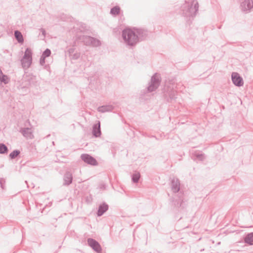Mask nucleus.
Wrapping results in <instances>:
<instances>
[{"label":"nucleus","mask_w":253,"mask_h":253,"mask_svg":"<svg viewBox=\"0 0 253 253\" xmlns=\"http://www.w3.org/2000/svg\"><path fill=\"white\" fill-rule=\"evenodd\" d=\"M197 0H185L181 5L180 13L184 17L186 23L190 25L199 10Z\"/></svg>","instance_id":"obj_1"},{"label":"nucleus","mask_w":253,"mask_h":253,"mask_svg":"<svg viewBox=\"0 0 253 253\" xmlns=\"http://www.w3.org/2000/svg\"><path fill=\"white\" fill-rule=\"evenodd\" d=\"M180 181L176 177L171 179L170 186L174 196L171 199V202L176 208H180L183 209L186 205V201L184 199L183 192L180 189Z\"/></svg>","instance_id":"obj_2"},{"label":"nucleus","mask_w":253,"mask_h":253,"mask_svg":"<svg viewBox=\"0 0 253 253\" xmlns=\"http://www.w3.org/2000/svg\"><path fill=\"white\" fill-rule=\"evenodd\" d=\"M161 77L157 73H155L151 78L148 86L141 91L140 98L141 100H147L149 98V93L155 91L159 86L161 83Z\"/></svg>","instance_id":"obj_3"},{"label":"nucleus","mask_w":253,"mask_h":253,"mask_svg":"<svg viewBox=\"0 0 253 253\" xmlns=\"http://www.w3.org/2000/svg\"><path fill=\"white\" fill-rule=\"evenodd\" d=\"M122 37L126 46L132 48L138 43L137 36L134 27L126 28L122 31Z\"/></svg>","instance_id":"obj_4"},{"label":"nucleus","mask_w":253,"mask_h":253,"mask_svg":"<svg viewBox=\"0 0 253 253\" xmlns=\"http://www.w3.org/2000/svg\"><path fill=\"white\" fill-rule=\"evenodd\" d=\"M162 93L164 99L167 102L172 103L176 102L177 92L175 89L170 88V85L165 86Z\"/></svg>","instance_id":"obj_5"},{"label":"nucleus","mask_w":253,"mask_h":253,"mask_svg":"<svg viewBox=\"0 0 253 253\" xmlns=\"http://www.w3.org/2000/svg\"><path fill=\"white\" fill-rule=\"evenodd\" d=\"M32 51L29 48H27L24 54L21 59V65L24 69L29 68L32 63Z\"/></svg>","instance_id":"obj_6"},{"label":"nucleus","mask_w":253,"mask_h":253,"mask_svg":"<svg viewBox=\"0 0 253 253\" xmlns=\"http://www.w3.org/2000/svg\"><path fill=\"white\" fill-rule=\"evenodd\" d=\"M79 40L86 45H91L92 46L97 47L101 45V42L100 40L89 36H81L79 38Z\"/></svg>","instance_id":"obj_7"},{"label":"nucleus","mask_w":253,"mask_h":253,"mask_svg":"<svg viewBox=\"0 0 253 253\" xmlns=\"http://www.w3.org/2000/svg\"><path fill=\"white\" fill-rule=\"evenodd\" d=\"M32 127L30 121L28 120L25 122L24 126L20 127L19 131L26 138L31 139L34 138Z\"/></svg>","instance_id":"obj_8"},{"label":"nucleus","mask_w":253,"mask_h":253,"mask_svg":"<svg viewBox=\"0 0 253 253\" xmlns=\"http://www.w3.org/2000/svg\"><path fill=\"white\" fill-rule=\"evenodd\" d=\"M135 32H136V35L137 36L138 43L142 41L147 40L150 36L151 33L148 30L142 29L137 28L134 27Z\"/></svg>","instance_id":"obj_9"},{"label":"nucleus","mask_w":253,"mask_h":253,"mask_svg":"<svg viewBox=\"0 0 253 253\" xmlns=\"http://www.w3.org/2000/svg\"><path fill=\"white\" fill-rule=\"evenodd\" d=\"M87 243L88 246L96 253H102V247L99 243L96 240L91 238H89L87 239Z\"/></svg>","instance_id":"obj_10"},{"label":"nucleus","mask_w":253,"mask_h":253,"mask_svg":"<svg viewBox=\"0 0 253 253\" xmlns=\"http://www.w3.org/2000/svg\"><path fill=\"white\" fill-rule=\"evenodd\" d=\"M81 159L85 163L92 166H96L98 164L97 160L92 156L88 154H82L81 155Z\"/></svg>","instance_id":"obj_11"},{"label":"nucleus","mask_w":253,"mask_h":253,"mask_svg":"<svg viewBox=\"0 0 253 253\" xmlns=\"http://www.w3.org/2000/svg\"><path fill=\"white\" fill-rule=\"evenodd\" d=\"M231 80L233 84L236 86L240 87L244 85L243 79L237 72H233L232 73Z\"/></svg>","instance_id":"obj_12"},{"label":"nucleus","mask_w":253,"mask_h":253,"mask_svg":"<svg viewBox=\"0 0 253 253\" xmlns=\"http://www.w3.org/2000/svg\"><path fill=\"white\" fill-rule=\"evenodd\" d=\"M240 7L244 12H250L253 8V0H245L241 3Z\"/></svg>","instance_id":"obj_13"},{"label":"nucleus","mask_w":253,"mask_h":253,"mask_svg":"<svg viewBox=\"0 0 253 253\" xmlns=\"http://www.w3.org/2000/svg\"><path fill=\"white\" fill-rule=\"evenodd\" d=\"M92 134L93 137L97 138L101 136L100 122L97 121L92 126Z\"/></svg>","instance_id":"obj_14"},{"label":"nucleus","mask_w":253,"mask_h":253,"mask_svg":"<svg viewBox=\"0 0 253 253\" xmlns=\"http://www.w3.org/2000/svg\"><path fill=\"white\" fill-rule=\"evenodd\" d=\"M73 175L70 171H67L63 176V186H69L73 182Z\"/></svg>","instance_id":"obj_15"},{"label":"nucleus","mask_w":253,"mask_h":253,"mask_svg":"<svg viewBox=\"0 0 253 253\" xmlns=\"http://www.w3.org/2000/svg\"><path fill=\"white\" fill-rule=\"evenodd\" d=\"M109 206L105 202L100 204L96 212V215L98 217L102 216L108 210Z\"/></svg>","instance_id":"obj_16"},{"label":"nucleus","mask_w":253,"mask_h":253,"mask_svg":"<svg viewBox=\"0 0 253 253\" xmlns=\"http://www.w3.org/2000/svg\"><path fill=\"white\" fill-rule=\"evenodd\" d=\"M51 55V50L49 48H46L42 53L40 58V64L43 66L45 63V58L48 57Z\"/></svg>","instance_id":"obj_17"},{"label":"nucleus","mask_w":253,"mask_h":253,"mask_svg":"<svg viewBox=\"0 0 253 253\" xmlns=\"http://www.w3.org/2000/svg\"><path fill=\"white\" fill-rule=\"evenodd\" d=\"M192 159L194 161H203L205 159V154L200 152H195L192 154Z\"/></svg>","instance_id":"obj_18"},{"label":"nucleus","mask_w":253,"mask_h":253,"mask_svg":"<svg viewBox=\"0 0 253 253\" xmlns=\"http://www.w3.org/2000/svg\"><path fill=\"white\" fill-rule=\"evenodd\" d=\"M244 242L249 245H253V232L246 234L244 237Z\"/></svg>","instance_id":"obj_19"},{"label":"nucleus","mask_w":253,"mask_h":253,"mask_svg":"<svg viewBox=\"0 0 253 253\" xmlns=\"http://www.w3.org/2000/svg\"><path fill=\"white\" fill-rule=\"evenodd\" d=\"M14 35L17 42L19 43L22 44L24 43V40L21 32L17 30L14 31Z\"/></svg>","instance_id":"obj_20"},{"label":"nucleus","mask_w":253,"mask_h":253,"mask_svg":"<svg viewBox=\"0 0 253 253\" xmlns=\"http://www.w3.org/2000/svg\"><path fill=\"white\" fill-rule=\"evenodd\" d=\"M123 11L119 5L112 7V16H117L123 14Z\"/></svg>","instance_id":"obj_21"},{"label":"nucleus","mask_w":253,"mask_h":253,"mask_svg":"<svg viewBox=\"0 0 253 253\" xmlns=\"http://www.w3.org/2000/svg\"><path fill=\"white\" fill-rule=\"evenodd\" d=\"M10 78L6 75L4 74L1 70H0V83L1 84H6L9 83Z\"/></svg>","instance_id":"obj_22"},{"label":"nucleus","mask_w":253,"mask_h":253,"mask_svg":"<svg viewBox=\"0 0 253 253\" xmlns=\"http://www.w3.org/2000/svg\"><path fill=\"white\" fill-rule=\"evenodd\" d=\"M77 27H74V29H77L81 32H84L87 30V27L84 23L81 22L77 23Z\"/></svg>","instance_id":"obj_23"},{"label":"nucleus","mask_w":253,"mask_h":253,"mask_svg":"<svg viewBox=\"0 0 253 253\" xmlns=\"http://www.w3.org/2000/svg\"><path fill=\"white\" fill-rule=\"evenodd\" d=\"M97 111L101 113L111 111V105H102L97 108Z\"/></svg>","instance_id":"obj_24"},{"label":"nucleus","mask_w":253,"mask_h":253,"mask_svg":"<svg viewBox=\"0 0 253 253\" xmlns=\"http://www.w3.org/2000/svg\"><path fill=\"white\" fill-rule=\"evenodd\" d=\"M140 178V173L138 171H135L131 175V180L133 183H138Z\"/></svg>","instance_id":"obj_25"},{"label":"nucleus","mask_w":253,"mask_h":253,"mask_svg":"<svg viewBox=\"0 0 253 253\" xmlns=\"http://www.w3.org/2000/svg\"><path fill=\"white\" fill-rule=\"evenodd\" d=\"M20 154V151L18 149H15L12 151L9 155L10 159H14Z\"/></svg>","instance_id":"obj_26"},{"label":"nucleus","mask_w":253,"mask_h":253,"mask_svg":"<svg viewBox=\"0 0 253 253\" xmlns=\"http://www.w3.org/2000/svg\"><path fill=\"white\" fill-rule=\"evenodd\" d=\"M176 81L175 78L169 79V81L166 83L165 86L170 85V88L175 89V88L176 87Z\"/></svg>","instance_id":"obj_27"},{"label":"nucleus","mask_w":253,"mask_h":253,"mask_svg":"<svg viewBox=\"0 0 253 253\" xmlns=\"http://www.w3.org/2000/svg\"><path fill=\"white\" fill-rule=\"evenodd\" d=\"M8 152V149L7 147L3 143H0V154H7Z\"/></svg>","instance_id":"obj_28"},{"label":"nucleus","mask_w":253,"mask_h":253,"mask_svg":"<svg viewBox=\"0 0 253 253\" xmlns=\"http://www.w3.org/2000/svg\"><path fill=\"white\" fill-rule=\"evenodd\" d=\"M80 57V53L76 51L73 54H72L70 56V58L72 60H77Z\"/></svg>","instance_id":"obj_29"},{"label":"nucleus","mask_w":253,"mask_h":253,"mask_svg":"<svg viewBox=\"0 0 253 253\" xmlns=\"http://www.w3.org/2000/svg\"><path fill=\"white\" fill-rule=\"evenodd\" d=\"M85 201L88 204H90L92 201V197L91 195L86 196L85 197Z\"/></svg>","instance_id":"obj_30"},{"label":"nucleus","mask_w":253,"mask_h":253,"mask_svg":"<svg viewBox=\"0 0 253 253\" xmlns=\"http://www.w3.org/2000/svg\"><path fill=\"white\" fill-rule=\"evenodd\" d=\"M5 179L4 178H0V186L2 189L5 188Z\"/></svg>","instance_id":"obj_31"},{"label":"nucleus","mask_w":253,"mask_h":253,"mask_svg":"<svg viewBox=\"0 0 253 253\" xmlns=\"http://www.w3.org/2000/svg\"><path fill=\"white\" fill-rule=\"evenodd\" d=\"M106 186H107V185H106V183H105L104 182H101V183H99L98 187L101 190H105L106 188Z\"/></svg>","instance_id":"obj_32"},{"label":"nucleus","mask_w":253,"mask_h":253,"mask_svg":"<svg viewBox=\"0 0 253 253\" xmlns=\"http://www.w3.org/2000/svg\"><path fill=\"white\" fill-rule=\"evenodd\" d=\"M76 51L75 49L74 48H70L68 50V52L69 54V56H70L72 54H73Z\"/></svg>","instance_id":"obj_33"},{"label":"nucleus","mask_w":253,"mask_h":253,"mask_svg":"<svg viewBox=\"0 0 253 253\" xmlns=\"http://www.w3.org/2000/svg\"><path fill=\"white\" fill-rule=\"evenodd\" d=\"M41 31L42 32V34L43 35V36L44 37H45V34H46L45 30L44 29L42 28V29H41Z\"/></svg>","instance_id":"obj_34"},{"label":"nucleus","mask_w":253,"mask_h":253,"mask_svg":"<svg viewBox=\"0 0 253 253\" xmlns=\"http://www.w3.org/2000/svg\"><path fill=\"white\" fill-rule=\"evenodd\" d=\"M92 78H93V77H88V80H89V79H90V84H89V85H91V82H92Z\"/></svg>","instance_id":"obj_35"},{"label":"nucleus","mask_w":253,"mask_h":253,"mask_svg":"<svg viewBox=\"0 0 253 253\" xmlns=\"http://www.w3.org/2000/svg\"><path fill=\"white\" fill-rule=\"evenodd\" d=\"M204 251V249H201V250H200V251H201V252H202V251Z\"/></svg>","instance_id":"obj_36"},{"label":"nucleus","mask_w":253,"mask_h":253,"mask_svg":"<svg viewBox=\"0 0 253 253\" xmlns=\"http://www.w3.org/2000/svg\"><path fill=\"white\" fill-rule=\"evenodd\" d=\"M52 144H53V145L54 144V141H53V142H52Z\"/></svg>","instance_id":"obj_37"}]
</instances>
